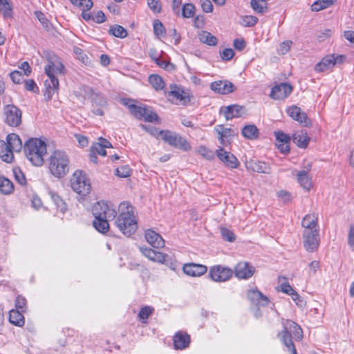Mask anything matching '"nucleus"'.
I'll return each instance as SVG.
<instances>
[{"instance_id": "34", "label": "nucleus", "mask_w": 354, "mask_h": 354, "mask_svg": "<svg viewBox=\"0 0 354 354\" xmlns=\"http://www.w3.org/2000/svg\"><path fill=\"white\" fill-rule=\"evenodd\" d=\"M95 219L93 222V227L97 230L99 232L104 234L108 232L109 229V221L112 219H106L98 218L97 216H94Z\"/></svg>"}, {"instance_id": "41", "label": "nucleus", "mask_w": 354, "mask_h": 354, "mask_svg": "<svg viewBox=\"0 0 354 354\" xmlns=\"http://www.w3.org/2000/svg\"><path fill=\"white\" fill-rule=\"evenodd\" d=\"M251 7L257 13L262 14L268 10L267 3L264 0H251Z\"/></svg>"}, {"instance_id": "15", "label": "nucleus", "mask_w": 354, "mask_h": 354, "mask_svg": "<svg viewBox=\"0 0 354 354\" xmlns=\"http://www.w3.org/2000/svg\"><path fill=\"white\" fill-rule=\"evenodd\" d=\"M292 91V87L288 83H280L274 86L271 91L270 96L274 100H283Z\"/></svg>"}, {"instance_id": "14", "label": "nucleus", "mask_w": 354, "mask_h": 354, "mask_svg": "<svg viewBox=\"0 0 354 354\" xmlns=\"http://www.w3.org/2000/svg\"><path fill=\"white\" fill-rule=\"evenodd\" d=\"M304 246L308 252H313L319 245V230L303 232Z\"/></svg>"}, {"instance_id": "50", "label": "nucleus", "mask_w": 354, "mask_h": 354, "mask_svg": "<svg viewBox=\"0 0 354 354\" xmlns=\"http://www.w3.org/2000/svg\"><path fill=\"white\" fill-rule=\"evenodd\" d=\"M73 52L77 56L78 59L83 63L86 64L89 62L88 56L84 53V50L82 48L75 46L73 48Z\"/></svg>"}, {"instance_id": "25", "label": "nucleus", "mask_w": 354, "mask_h": 354, "mask_svg": "<svg viewBox=\"0 0 354 354\" xmlns=\"http://www.w3.org/2000/svg\"><path fill=\"white\" fill-rule=\"evenodd\" d=\"M145 239L149 244L155 248H161L165 245V241L162 236L151 230L145 232Z\"/></svg>"}, {"instance_id": "47", "label": "nucleus", "mask_w": 354, "mask_h": 354, "mask_svg": "<svg viewBox=\"0 0 354 354\" xmlns=\"http://www.w3.org/2000/svg\"><path fill=\"white\" fill-rule=\"evenodd\" d=\"M140 127L143 130L148 132L149 134H151V136H153L156 138H159L160 136H161V133H160V132H161L162 130H159L156 127H152L150 125L142 124H141L140 125Z\"/></svg>"}, {"instance_id": "33", "label": "nucleus", "mask_w": 354, "mask_h": 354, "mask_svg": "<svg viewBox=\"0 0 354 354\" xmlns=\"http://www.w3.org/2000/svg\"><path fill=\"white\" fill-rule=\"evenodd\" d=\"M9 322L15 326L22 327L25 324V319L21 312L11 310L9 313Z\"/></svg>"}, {"instance_id": "38", "label": "nucleus", "mask_w": 354, "mask_h": 354, "mask_svg": "<svg viewBox=\"0 0 354 354\" xmlns=\"http://www.w3.org/2000/svg\"><path fill=\"white\" fill-rule=\"evenodd\" d=\"M149 82L156 91H161L165 88V82L158 75H151L149 77Z\"/></svg>"}, {"instance_id": "21", "label": "nucleus", "mask_w": 354, "mask_h": 354, "mask_svg": "<svg viewBox=\"0 0 354 354\" xmlns=\"http://www.w3.org/2000/svg\"><path fill=\"white\" fill-rule=\"evenodd\" d=\"M287 113L293 120H297L304 126H308L310 122L308 120L306 114L301 111V109L297 106H293L287 109Z\"/></svg>"}, {"instance_id": "8", "label": "nucleus", "mask_w": 354, "mask_h": 354, "mask_svg": "<svg viewBox=\"0 0 354 354\" xmlns=\"http://www.w3.org/2000/svg\"><path fill=\"white\" fill-rule=\"evenodd\" d=\"M94 216L106 219H115L117 215L116 206L109 201L97 202L92 209Z\"/></svg>"}, {"instance_id": "23", "label": "nucleus", "mask_w": 354, "mask_h": 354, "mask_svg": "<svg viewBox=\"0 0 354 354\" xmlns=\"http://www.w3.org/2000/svg\"><path fill=\"white\" fill-rule=\"evenodd\" d=\"M214 131L218 135V139L222 145L226 146L230 143L231 137L233 136V130L232 129L225 127L223 124H219L214 127Z\"/></svg>"}, {"instance_id": "42", "label": "nucleus", "mask_w": 354, "mask_h": 354, "mask_svg": "<svg viewBox=\"0 0 354 354\" xmlns=\"http://www.w3.org/2000/svg\"><path fill=\"white\" fill-rule=\"evenodd\" d=\"M0 12L5 17H10L12 16V7L10 0H0Z\"/></svg>"}, {"instance_id": "31", "label": "nucleus", "mask_w": 354, "mask_h": 354, "mask_svg": "<svg viewBox=\"0 0 354 354\" xmlns=\"http://www.w3.org/2000/svg\"><path fill=\"white\" fill-rule=\"evenodd\" d=\"M110 147H112L111 142L106 139L101 137L98 139L97 142L93 144L91 151L93 153L105 156L106 155L105 149Z\"/></svg>"}, {"instance_id": "13", "label": "nucleus", "mask_w": 354, "mask_h": 354, "mask_svg": "<svg viewBox=\"0 0 354 354\" xmlns=\"http://www.w3.org/2000/svg\"><path fill=\"white\" fill-rule=\"evenodd\" d=\"M5 122L11 127H17L21 122V111L16 106L8 104L4 108Z\"/></svg>"}, {"instance_id": "39", "label": "nucleus", "mask_w": 354, "mask_h": 354, "mask_svg": "<svg viewBox=\"0 0 354 354\" xmlns=\"http://www.w3.org/2000/svg\"><path fill=\"white\" fill-rule=\"evenodd\" d=\"M333 4V0H317L311 5V10L318 12Z\"/></svg>"}, {"instance_id": "24", "label": "nucleus", "mask_w": 354, "mask_h": 354, "mask_svg": "<svg viewBox=\"0 0 354 354\" xmlns=\"http://www.w3.org/2000/svg\"><path fill=\"white\" fill-rule=\"evenodd\" d=\"M301 225L304 228V232H313L319 230L318 229V214L310 213L304 216L301 221Z\"/></svg>"}, {"instance_id": "9", "label": "nucleus", "mask_w": 354, "mask_h": 354, "mask_svg": "<svg viewBox=\"0 0 354 354\" xmlns=\"http://www.w3.org/2000/svg\"><path fill=\"white\" fill-rule=\"evenodd\" d=\"M160 133H161L162 139L169 145L184 151H187L191 149V146L186 139L176 133L166 130L161 131Z\"/></svg>"}, {"instance_id": "7", "label": "nucleus", "mask_w": 354, "mask_h": 354, "mask_svg": "<svg viewBox=\"0 0 354 354\" xmlns=\"http://www.w3.org/2000/svg\"><path fill=\"white\" fill-rule=\"evenodd\" d=\"M124 104L128 107L131 113L137 119L144 120L146 122H158V115L148 106H138L131 102H125Z\"/></svg>"}, {"instance_id": "6", "label": "nucleus", "mask_w": 354, "mask_h": 354, "mask_svg": "<svg viewBox=\"0 0 354 354\" xmlns=\"http://www.w3.org/2000/svg\"><path fill=\"white\" fill-rule=\"evenodd\" d=\"M71 188L79 194L86 196L90 193L91 185L85 173L80 170L75 171L71 178Z\"/></svg>"}, {"instance_id": "19", "label": "nucleus", "mask_w": 354, "mask_h": 354, "mask_svg": "<svg viewBox=\"0 0 354 354\" xmlns=\"http://www.w3.org/2000/svg\"><path fill=\"white\" fill-rule=\"evenodd\" d=\"M210 88L219 94L226 95L235 90L234 85L227 80L215 81L210 84Z\"/></svg>"}, {"instance_id": "17", "label": "nucleus", "mask_w": 354, "mask_h": 354, "mask_svg": "<svg viewBox=\"0 0 354 354\" xmlns=\"http://www.w3.org/2000/svg\"><path fill=\"white\" fill-rule=\"evenodd\" d=\"M220 113L223 114L227 120L235 118H239L245 113V108L237 104H232L227 106H222Z\"/></svg>"}, {"instance_id": "22", "label": "nucleus", "mask_w": 354, "mask_h": 354, "mask_svg": "<svg viewBox=\"0 0 354 354\" xmlns=\"http://www.w3.org/2000/svg\"><path fill=\"white\" fill-rule=\"evenodd\" d=\"M140 251L142 254L152 261L164 263L167 255L160 252H156L151 248L140 246Z\"/></svg>"}, {"instance_id": "1", "label": "nucleus", "mask_w": 354, "mask_h": 354, "mask_svg": "<svg viewBox=\"0 0 354 354\" xmlns=\"http://www.w3.org/2000/svg\"><path fill=\"white\" fill-rule=\"evenodd\" d=\"M47 60L48 64L45 66V73L48 78L45 81L47 90L45 95H47L48 99H51L54 92L59 88V80L57 75L62 73L64 66L59 58L55 55L48 56Z\"/></svg>"}, {"instance_id": "40", "label": "nucleus", "mask_w": 354, "mask_h": 354, "mask_svg": "<svg viewBox=\"0 0 354 354\" xmlns=\"http://www.w3.org/2000/svg\"><path fill=\"white\" fill-rule=\"evenodd\" d=\"M109 34L119 38H125L128 35L127 30L120 25L111 26L109 30Z\"/></svg>"}, {"instance_id": "58", "label": "nucleus", "mask_w": 354, "mask_h": 354, "mask_svg": "<svg viewBox=\"0 0 354 354\" xmlns=\"http://www.w3.org/2000/svg\"><path fill=\"white\" fill-rule=\"evenodd\" d=\"M277 142H290V138L282 131L274 132Z\"/></svg>"}, {"instance_id": "59", "label": "nucleus", "mask_w": 354, "mask_h": 354, "mask_svg": "<svg viewBox=\"0 0 354 354\" xmlns=\"http://www.w3.org/2000/svg\"><path fill=\"white\" fill-rule=\"evenodd\" d=\"M82 8V11H88L93 6L92 0H80L77 4Z\"/></svg>"}, {"instance_id": "12", "label": "nucleus", "mask_w": 354, "mask_h": 354, "mask_svg": "<svg viewBox=\"0 0 354 354\" xmlns=\"http://www.w3.org/2000/svg\"><path fill=\"white\" fill-rule=\"evenodd\" d=\"M232 269L221 265L211 267L209 272V277L216 282L227 281L232 277Z\"/></svg>"}, {"instance_id": "32", "label": "nucleus", "mask_w": 354, "mask_h": 354, "mask_svg": "<svg viewBox=\"0 0 354 354\" xmlns=\"http://www.w3.org/2000/svg\"><path fill=\"white\" fill-rule=\"evenodd\" d=\"M7 144L6 146L11 150L19 152L22 148V142L18 135L10 133L7 136Z\"/></svg>"}, {"instance_id": "11", "label": "nucleus", "mask_w": 354, "mask_h": 354, "mask_svg": "<svg viewBox=\"0 0 354 354\" xmlns=\"http://www.w3.org/2000/svg\"><path fill=\"white\" fill-rule=\"evenodd\" d=\"M346 56L339 54H330L322 59L315 66L317 72H323L333 68L336 65L343 64L346 61Z\"/></svg>"}, {"instance_id": "2", "label": "nucleus", "mask_w": 354, "mask_h": 354, "mask_svg": "<svg viewBox=\"0 0 354 354\" xmlns=\"http://www.w3.org/2000/svg\"><path fill=\"white\" fill-rule=\"evenodd\" d=\"M24 153L26 158L35 166H41L44 162L46 145L45 142L38 138H30L24 145Z\"/></svg>"}, {"instance_id": "60", "label": "nucleus", "mask_w": 354, "mask_h": 354, "mask_svg": "<svg viewBox=\"0 0 354 354\" xmlns=\"http://www.w3.org/2000/svg\"><path fill=\"white\" fill-rule=\"evenodd\" d=\"M106 17L102 11H97L92 17V20L97 24L103 23L106 21Z\"/></svg>"}, {"instance_id": "29", "label": "nucleus", "mask_w": 354, "mask_h": 354, "mask_svg": "<svg viewBox=\"0 0 354 354\" xmlns=\"http://www.w3.org/2000/svg\"><path fill=\"white\" fill-rule=\"evenodd\" d=\"M292 175L297 176L298 183L305 190L309 191L311 189V179L306 171L302 170L297 172L296 170H294L292 171Z\"/></svg>"}, {"instance_id": "37", "label": "nucleus", "mask_w": 354, "mask_h": 354, "mask_svg": "<svg viewBox=\"0 0 354 354\" xmlns=\"http://www.w3.org/2000/svg\"><path fill=\"white\" fill-rule=\"evenodd\" d=\"M14 189L13 183L8 178L0 176V192L4 194H9Z\"/></svg>"}, {"instance_id": "53", "label": "nucleus", "mask_w": 354, "mask_h": 354, "mask_svg": "<svg viewBox=\"0 0 354 354\" xmlns=\"http://www.w3.org/2000/svg\"><path fill=\"white\" fill-rule=\"evenodd\" d=\"M221 59L229 61L234 56V51L232 48H225L223 51L220 52Z\"/></svg>"}, {"instance_id": "49", "label": "nucleus", "mask_w": 354, "mask_h": 354, "mask_svg": "<svg viewBox=\"0 0 354 354\" xmlns=\"http://www.w3.org/2000/svg\"><path fill=\"white\" fill-rule=\"evenodd\" d=\"M221 233L222 238L229 242H232L235 240V236L232 231L224 227H221Z\"/></svg>"}, {"instance_id": "56", "label": "nucleus", "mask_w": 354, "mask_h": 354, "mask_svg": "<svg viewBox=\"0 0 354 354\" xmlns=\"http://www.w3.org/2000/svg\"><path fill=\"white\" fill-rule=\"evenodd\" d=\"M148 5L151 10L155 12L158 13L161 10V6L159 0H147Z\"/></svg>"}, {"instance_id": "27", "label": "nucleus", "mask_w": 354, "mask_h": 354, "mask_svg": "<svg viewBox=\"0 0 354 354\" xmlns=\"http://www.w3.org/2000/svg\"><path fill=\"white\" fill-rule=\"evenodd\" d=\"M246 167L252 171L257 173L269 174L271 171V168L268 163L258 160H250L247 162Z\"/></svg>"}, {"instance_id": "64", "label": "nucleus", "mask_w": 354, "mask_h": 354, "mask_svg": "<svg viewBox=\"0 0 354 354\" xmlns=\"http://www.w3.org/2000/svg\"><path fill=\"white\" fill-rule=\"evenodd\" d=\"M348 245L354 250V225H351L348 236Z\"/></svg>"}, {"instance_id": "4", "label": "nucleus", "mask_w": 354, "mask_h": 354, "mask_svg": "<svg viewBox=\"0 0 354 354\" xmlns=\"http://www.w3.org/2000/svg\"><path fill=\"white\" fill-rule=\"evenodd\" d=\"M48 169L55 177L62 178L69 171V158L62 151H55L48 160Z\"/></svg>"}, {"instance_id": "5", "label": "nucleus", "mask_w": 354, "mask_h": 354, "mask_svg": "<svg viewBox=\"0 0 354 354\" xmlns=\"http://www.w3.org/2000/svg\"><path fill=\"white\" fill-rule=\"evenodd\" d=\"M114 223L119 230L127 236L134 234L138 228L132 207L129 206H127L126 212H120L118 216L115 217Z\"/></svg>"}, {"instance_id": "48", "label": "nucleus", "mask_w": 354, "mask_h": 354, "mask_svg": "<svg viewBox=\"0 0 354 354\" xmlns=\"http://www.w3.org/2000/svg\"><path fill=\"white\" fill-rule=\"evenodd\" d=\"M258 18L252 15H246L242 18V24L245 27H252L257 24Z\"/></svg>"}, {"instance_id": "51", "label": "nucleus", "mask_w": 354, "mask_h": 354, "mask_svg": "<svg viewBox=\"0 0 354 354\" xmlns=\"http://www.w3.org/2000/svg\"><path fill=\"white\" fill-rule=\"evenodd\" d=\"M115 174L121 178H127L130 176L131 169L127 165L122 166L116 169Z\"/></svg>"}, {"instance_id": "44", "label": "nucleus", "mask_w": 354, "mask_h": 354, "mask_svg": "<svg viewBox=\"0 0 354 354\" xmlns=\"http://www.w3.org/2000/svg\"><path fill=\"white\" fill-rule=\"evenodd\" d=\"M13 152L14 151L6 146L0 152L2 160L6 162H11L14 158Z\"/></svg>"}, {"instance_id": "28", "label": "nucleus", "mask_w": 354, "mask_h": 354, "mask_svg": "<svg viewBox=\"0 0 354 354\" xmlns=\"http://www.w3.org/2000/svg\"><path fill=\"white\" fill-rule=\"evenodd\" d=\"M190 343V337L187 333L178 332L174 337V344L176 349H184Z\"/></svg>"}, {"instance_id": "20", "label": "nucleus", "mask_w": 354, "mask_h": 354, "mask_svg": "<svg viewBox=\"0 0 354 354\" xmlns=\"http://www.w3.org/2000/svg\"><path fill=\"white\" fill-rule=\"evenodd\" d=\"M183 272L192 277H200L205 274L207 268L205 265L194 263H186L183 267Z\"/></svg>"}, {"instance_id": "62", "label": "nucleus", "mask_w": 354, "mask_h": 354, "mask_svg": "<svg viewBox=\"0 0 354 354\" xmlns=\"http://www.w3.org/2000/svg\"><path fill=\"white\" fill-rule=\"evenodd\" d=\"M201 8L203 12L207 13L212 12L213 10V5L210 0H202Z\"/></svg>"}, {"instance_id": "55", "label": "nucleus", "mask_w": 354, "mask_h": 354, "mask_svg": "<svg viewBox=\"0 0 354 354\" xmlns=\"http://www.w3.org/2000/svg\"><path fill=\"white\" fill-rule=\"evenodd\" d=\"M10 77L13 82L20 84L24 80V75L21 72L18 71H12L10 73Z\"/></svg>"}, {"instance_id": "63", "label": "nucleus", "mask_w": 354, "mask_h": 354, "mask_svg": "<svg viewBox=\"0 0 354 354\" xmlns=\"http://www.w3.org/2000/svg\"><path fill=\"white\" fill-rule=\"evenodd\" d=\"M25 87L26 90L30 91H32L35 93L38 91V87L36 83L32 80H28L26 81Z\"/></svg>"}, {"instance_id": "45", "label": "nucleus", "mask_w": 354, "mask_h": 354, "mask_svg": "<svg viewBox=\"0 0 354 354\" xmlns=\"http://www.w3.org/2000/svg\"><path fill=\"white\" fill-rule=\"evenodd\" d=\"M195 12V6L192 3H186L182 9V15L185 18L192 17Z\"/></svg>"}, {"instance_id": "36", "label": "nucleus", "mask_w": 354, "mask_h": 354, "mask_svg": "<svg viewBox=\"0 0 354 354\" xmlns=\"http://www.w3.org/2000/svg\"><path fill=\"white\" fill-rule=\"evenodd\" d=\"M242 135L249 140H254L259 136V129L254 124H248L242 129Z\"/></svg>"}, {"instance_id": "10", "label": "nucleus", "mask_w": 354, "mask_h": 354, "mask_svg": "<svg viewBox=\"0 0 354 354\" xmlns=\"http://www.w3.org/2000/svg\"><path fill=\"white\" fill-rule=\"evenodd\" d=\"M169 88L167 96L171 102L182 105H187L190 102L192 96L188 91L175 84H171Z\"/></svg>"}, {"instance_id": "3", "label": "nucleus", "mask_w": 354, "mask_h": 354, "mask_svg": "<svg viewBox=\"0 0 354 354\" xmlns=\"http://www.w3.org/2000/svg\"><path fill=\"white\" fill-rule=\"evenodd\" d=\"M282 324L283 328L281 332L278 333L277 336L291 354H297L291 339V333H293L296 340L300 341L303 338L302 329L297 324L291 320H285Z\"/></svg>"}, {"instance_id": "46", "label": "nucleus", "mask_w": 354, "mask_h": 354, "mask_svg": "<svg viewBox=\"0 0 354 354\" xmlns=\"http://www.w3.org/2000/svg\"><path fill=\"white\" fill-rule=\"evenodd\" d=\"M198 153L207 160H212L214 158V153L205 146H201L198 149Z\"/></svg>"}, {"instance_id": "57", "label": "nucleus", "mask_w": 354, "mask_h": 354, "mask_svg": "<svg viewBox=\"0 0 354 354\" xmlns=\"http://www.w3.org/2000/svg\"><path fill=\"white\" fill-rule=\"evenodd\" d=\"M35 15L36 16L37 19L40 21V23L42 24V26L44 28H48L49 22L44 13H42L40 11H35Z\"/></svg>"}, {"instance_id": "35", "label": "nucleus", "mask_w": 354, "mask_h": 354, "mask_svg": "<svg viewBox=\"0 0 354 354\" xmlns=\"http://www.w3.org/2000/svg\"><path fill=\"white\" fill-rule=\"evenodd\" d=\"M201 42L210 46H214L218 43L217 38L207 31L203 30L198 35Z\"/></svg>"}, {"instance_id": "43", "label": "nucleus", "mask_w": 354, "mask_h": 354, "mask_svg": "<svg viewBox=\"0 0 354 354\" xmlns=\"http://www.w3.org/2000/svg\"><path fill=\"white\" fill-rule=\"evenodd\" d=\"M153 311V308L148 306H144L140 309L138 313V317L142 323L147 322V319L149 316L152 314Z\"/></svg>"}, {"instance_id": "52", "label": "nucleus", "mask_w": 354, "mask_h": 354, "mask_svg": "<svg viewBox=\"0 0 354 354\" xmlns=\"http://www.w3.org/2000/svg\"><path fill=\"white\" fill-rule=\"evenodd\" d=\"M153 31L156 36L160 37L165 34V28L162 22L155 20L153 22Z\"/></svg>"}, {"instance_id": "54", "label": "nucleus", "mask_w": 354, "mask_h": 354, "mask_svg": "<svg viewBox=\"0 0 354 354\" xmlns=\"http://www.w3.org/2000/svg\"><path fill=\"white\" fill-rule=\"evenodd\" d=\"M26 306V299L21 296H18L17 297L16 301H15V306L17 308V310L23 313L25 311Z\"/></svg>"}, {"instance_id": "30", "label": "nucleus", "mask_w": 354, "mask_h": 354, "mask_svg": "<svg viewBox=\"0 0 354 354\" xmlns=\"http://www.w3.org/2000/svg\"><path fill=\"white\" fill-rule=\"evenodd\" d=\"M293 142L300 148H306L310 141L308 133L303 130L296 131L292 136Z\"/></svg>"}, {"instance_id": "26", "label": "nucleus", "mask_w": 354, "mask_h": 354, "mask_svg": "<svg viewBox=\"0 0 354 354\" xmlns=\"http://www.w3.org/2000/svg\"><path fill=\"white\" fill-rule=\"evenodd\" d=\"M247 295L252 302L259 306H264L269 302L268 298L258 290H249Z\"/></svg>"}, {"instance_id": "16", "label": "nucleus", "mask_w": 354, "mask_h": 354, "mask_svg": "<svg viewBox=\"0 0 354 354\" xmlns=\"http://www.w3.org/2000/svg\"><path fill=\"white\" fill-rule=\"evenodd\" d=\"M254 272V267L247 262H239L234 268V274L240 279L250 278Z\"/></svg>"}, {"instance_id": "61", "label": "nucleus", "mask_w": 354, "mask_h": 354, "mask_svg": "<svg viewBox=\"0 0 354 354\" xmlns=\"http://www.w3.org/2000/svg\"><path fill=\"white\" fill-rule=\"evenodd\" d=\"M291 44V41H286L282 42L279 48V53L281 55L286 54L290 50Z\"/></svg>"}, {"instance_id": "18", "label": "nucleus", "mask_w": 354, "mask_h": 354, "mask_svg": "<svg viewBox=\"0 0 354 354\" xmlns=\"http://www.w3.org/2000/svg\"><path fill=\"white\" fill-rule=\"evenodd\" d=\"M216 153L218 159L227 167L230 168H236L239 166V162L236 156L230 152L225 151L223 148L220 147L216 150Z\"/></svg>"}]
</instances>
